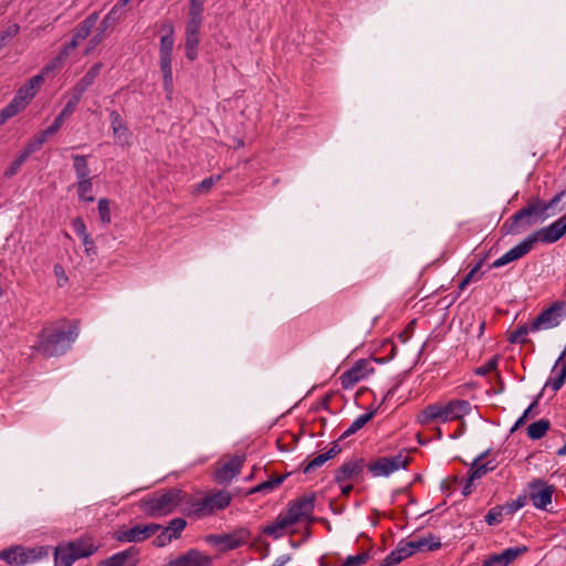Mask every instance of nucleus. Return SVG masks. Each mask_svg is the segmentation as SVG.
I'll return each instance as SVG.
<instances>
[{
	"label": "nucleus",
	"instance_id": "obj_1",
	"mask_svg": "<svg viewBox=\"0 0 566 566\" xmlns=\"http://www.w3.org/2000/svg\"><path fill=\"white\" fill-rule=\"evenodd\" d=\"M77 336L76 325H71L67 329L60 325H52L42 329L34 348L45 357L59 356L70 349Z\"/></svg>",
	"mask_w": 566,
	"mask_h": 566
},
{
	"label": "nucleus",
	"instance_id": "obj_2",
	"mask_svg": "<svg viewBox=\"0 0 566 566\" xmlns=\"http://www.w3.org/2000/svg\"><path fill=\"white\" fill-rule=\"evenodd\" d=\"M471 411V405L467 400L454 399L448 402L428 405L419 415L418 421L423 426L433 422L447 423L460 420Z\"/></svg>",
	"mask_w": 566,
	"mask_h": 566
},
{
	"label": "nucleus",
	"instance_id": "obj_3",
	"mask_svg": "<svg viewBox=\"0 0 566 566\" xmlns=\"http://www.w3.org/2000/svg\"><path fill=\"white\" fill-rule=\"evenodd\" d=\"M187 497L186 494L179 489H169L161 493H156L153 496L145 497L142 501V509L145 513L151 516H164L171 513L176 507L180 506L185 511Z\"/></svg>",
	"mask_w": 566,
	"mask_h": 566
},
{
	"label": "nucleus",
	"instance_id": "obj_4",
	"mask_svg": "<svg viewBox=\"0 0 566 566\" xmlns=\"http://www.w3.org/2000/svg\"><path fill=\"white\" fill-rule=\"evenodd\" d=\"M231 500L232 496L227 491H218L205 497L190 495V497H187L185 511L198 517L208 516L226 509Z\"/></svg>",
	"mask_w": 566,
	"mask_h": 566
},
{
	"label": "nucleus",
	"instance_id": "obj_5",
	"mask_svg": "<svg viewBox=\"0 0 566 566\" xmlns=\"http://www.w3.org/2000/svg\"><path fill=\"white\" fill-rule=\"evenodd\" d=\"M49 555L45 547H22L13 546L0 552V559L7 562L10 566H24L42 559Z\"/></svg>",
	"mask_w": 566,
	"mask_h": 566
},
{
	"label": "nucleus",
	"instance_id": "obj_6",
	"mask_svg": "<svg viewBox=\"0 0 566 566\" xmlns=\"http://www.w3.org/2000/svg\"><path fill=\"white\" fill-rule=\"evenodd\" d=\"M566 318V302L556 301L544 308L538 316L531 322L532 333L552 329L560 325Z\"/></svg>",
	"mask_w": 566,
	"mask_h": 566
},
{
	"label": "nucleus",
	"instance_id": "obj_7",
	"mask_svg": "<svg viewBox=\"0 0 566 566\" xmlns=\"http://www.w3.org/2000/svg\"><path fill=\"white\" fill-rule=\"evenodd\" d=\"M410 458L408 454L398 453L392 457H382L368 464V470L374 476H388L394 472L406 469Z\"/></svg>",
	"mask_w": 566,
	"mask_h": 566
},
{
	"label": "nucleus",
	"instance_id": "obj_8",
	"mask_svg": "<svg viewBox=\"0 0 566 566\" xmlns=\"http://www.w3.org/2000/svg\"><path fill=\"white\" fill-rule=\"evenodd\" d=\"M541 201L536 200L528 207L520 210L511 218L510 231L513 233H521L526 228L537 222V216L541 214Z\"/></svg>",
	"mask_w": 566,
	"mask_h": 566
},
{
	"label": "nucleus",
	"instance_id": "obj_9",
	"mask_svg": "<svg viewBox=\"0 0 566 566\" xmlns=\"http://www.w3.org/2000/svg\"><path fill=\"white\" fill-rule=\"evenodd\" d=\"M314 503V495H304L291 502L284 512L295 524L304 521H312Z\"/></svg>",
	"mask_w": 566,
	"mask_h": 566
},
{
	"label": "nucleus",
	"instance_id": "obj_10",
	"mask_svg": "<svg viewBox=\"0 0 566 566\" xmlns=\"http://www.w3.org/2000/svg\"><path fill=\"white\" fill-rule=\"evenodd\" d=\"M538 241L537 234H532L523 240L521 243L509 250L501 258L496 259L492 263V268H501L513 261H516L526 255L534 247V243Z\"/></svg>",
	"mask_w": 566,
	"mask_h": 566
},
{
	"label": "nucleus",
	"instance_id": "obj_11",
	"mask_svg": "<svg viewBox=\"0 0 566 566\" xmlns=\"http://www.w3.org/2000/svg\"><path fill=\"white\" fill-rule=\"evenodd\" d=\"M251 537V533L247 528H239L229 534L214 535L211 537V542L219 546L221 549H234L245 543Z\"/></svg>",
	"mask_w": 566,
	"mask_h": 566
},
{
	"label": "nucleus",
	"instance_id": "obj_12",
	"mask_svg": "<svg viewBox=\"0 0 566 566\" xmlns=\"http://www.w3.org/2000/svg\"><path fill=\"white\" fill-rule=\"evenodd\" d=\"M244 457L234 455L221 461L214 472V479L219 483H228L240 473Z\"/></svg>",
	"mask_w": 566,
	"mask_h": 566
},
{
	"label": "nucleus",
	"instance_id": "obj_13",
	"mask_svg": "<svg viewBox=\"0 0 566 566\" xmlns=\"http://www.w3.org/2000/svg\"><path fill=\"white\" fill-rule=\"evenodd\" d=\"M530 497L536 509L545 510L552 503L553 486L546 485L543 481L536 480L530 484Z\"/></svg>",
	"mask_w": 566,
	"mask_h": 566
},
{
	"label": "nucleus",
	"instance_id": "obj_14",
	"mask_svg": "<svg viewBox=\"0 0 566 566\" xmlns=\"http://www.w3.org/2000/svg\"><path fill=\"white\" fill-rule=\"evenodd\" d=\"M371 371L373 368L368 361H357L350 369L342 375L340 380L343 388H353L360 380L365 379Z\"/></svg>",
	"mask_w": 566,
	"mask_h": 566
},
{
	"label": "nucleus",
	"instance_id": "obj_15",
	"mask_svg": "<svg viewBox=\"0 0 566 566\" xmlns=\"http://www.w3.org/2000/svg\"><path fill=\"white\" fill-rule=\"evenodd\" d=\"M296 525L291 517L285 513H280L274 522L263 527V533L273 539H279L291 532V528Z\"/></svg>",
	"mask_w": 566,
	"mask_h": 566
},
{
	"label": "nucleus",
	"instance_id": "obj_16",
	"mask_svg": "<svg viewBox=\"0 0 566 566\" xmlns=\"http://www.w3.org/2000/svg\"><path fill=\"white\" fill-rule=\"evenodd\" d=\"M364 463L355 459L345 462L336 472V482H358L361 478Z\"/></svg>",
	"mask_w": 566,
	"mask_h": 566
},
{
	"label": "nucleus",
	"instance_id": "obj_17",
	"mask_svg": "<svg viewBox=\"0 0 566 566\" xmlns=\"http://www.w3.org/2000/svg\"><path fill=\"white\" fill-rule=\"evenodd\" d=\"M526 551V546L510 547L500 554L490 555L483 560V566H509Z\"/></svg>",
	"mask_w": 566,
	"mask_h": 566
},
{
	"label": "nucleus",
	"instance_id": "obj_18",
	"mask_svg": "<svg viewBox=\"0 0 566 566\" xmlns=\"http://www.w3.org/2000/svg\"><path fill=\"white\" fill-rule=\"evenodd\" d=\"M159 525L157 524H148V525H136L129 530L123 531L118 535L119 541L124 542H142L148 538L150 535L156 533L159 530Z\"/></svg>",
	"mask_w": 566,
	"mask_h": 566
},
{
	"label": "nucleus",
	"instance_id": "obj_19",
	"mask_svg": "<svg viewBox=\"0 0 566 566\" xmlns=\"http://www.w3.org/2000/svg\"><path fill=\"white\" fill-rule=\"evenodd\" d=\"M44 82V76L42 74H38L32 76L23 86L19 88L14 98L23 103L25 107L30 101L35 96L36 92L40 90L41 85Z\"/></svg>",
	"mask_w": 566,
	"mask_h": 566
},
{
	"label": "nucleus",
	"instance_id": "obj_20",
	"mask_svg": "<svg viewBox=\"0 0 566 566\" xmlns=\"http://www.w3.org/2000/svg\"><path fill=\"white\" fill-rule=\"evenodd\" d=\"M138 562L137 551L130 547L101 562L99 566H137Z\"/></svg>",
	"mask_w": 566,
	"mask_h": 566
},
{
	"label": "nucleus",
	"instance_id": "obj_21",
	"mask_svg": "<svg viewBox=\"0 0 566 566\" xmlns=\"http://www.w3.org/2000/svg\"><path fill=\"white\" fill-rule=\"evenodd\" d=\"M566 233V214L553 222L549 227L537 232L538 240L553 243L559 240Z\"/></svg>",
	"mask_w": 566,
	"mask_h": 566
},
{
	"label": "nucleus",
	"instance_id": "obj_22",
	"mask_svg": "<svg viewBox=\"0 0 566 566\" xmlns=\"http://www.w3.org/2000/svg\"><path fill=\"white\" fill-rule=\"evenodd\" d=\"M566 355V349L559 355L556 360L551 377L547 379L545 387L551 388L553 391H557L562 388L566 379V363H564L560 367L559 364L563 361Z\"/></svg>",
	"mask_w": 566,
	"mask_h": 566
},
{
	"label": "nucleus",
	"instance_id": "obj_23",
	"mask_svg": "<svg viewBox=\"0 0 566 566\" xmlns=\"http://www.w3.org/2000/svg\"><path fill=\"white\" fill-rule=\"evenodd\" d=\"M97 14L93 13L87 17L75 30L72 41L66 45L69 46V52L74 50L80 42L84 41L91 33L92 29L95 27L97 22Z\"/></svg>",
	"mask_w": 566,
	"mask_h": 566
},
{
	"label": "nucleus",
	"instance_id": "obj_24",
	"mask_svg": "<svg viewBox=\"0 0 566 566\" xmlns=\"http://www.w3.org/2000/svg\"><path fill=\"white\" fill-rule=\"evenodd\" d=\"M170 566H209V558L198 551H189L186 555L171 560Z\"/></svg>",
	"mask_w": 566,
	"mask_h": 566
},
{
	"label": "nucleus",
	"instance_id": "obj_25",
	"mask_svg": "<svg viewBox=\"0 0 566 566\" xmlns=\"http://www.w3.org/2000/svg\"><path fill=\"white\" fill-rule=\"evenodd\" d=\"M109 117L114 137L120 144H127L129 139V132L126 125L124 124L120 115L117 112L113 111Z\"/></svg>",
	"mask_w": 566,
	"mask_h": 566
},
{
	"label": "nucleus",
	"instance_id": "obj_26",
	"mask_svg": "<svg viewBox=\"0 0 566 566\" xmlns=\"http://www.w3.org/2000/svg\"><path fill=\"white\" fill-rule=\"evenodd\" d=\"M72 548L75 559L87 557L96 551V546L90 539H81L67 544Z\"/></svg>",
	"mask_w": 566,
	"mask_h": 566
},
{
	"label": "nucleus",
	"instance_id": "obj_27",
	"mask_svg": "<svg viewBox=\"0 0 566 566\" xmlns=\"http://www.w3.org/2000/svg\"><path fill=\"white\" fill-rule=\"evenodd\" d=\"M101 69V63L94 64L72 90L77 92V94L83 95L84 92L93 84L95 78L98 76Z\"/></svg>",
	"mask_w": 566,
	"mask_h": 566
},
{
	"label": "nucleus",
	"instance_id": "obj_28",
	"mask_svg": "<svg viewBox=\"0 0 566 566\" xmlns=\"http://www.w3.org/2000/svg\"><path fill=\"white\" fill-rule=\"evenodd\" d=\"M339 452H340L339 446L337 443H334L333 447L327 452L318 454L313 460H311L307 463V465L305 467L304 472L310 473V472L314 471L318 467L323 465L329 459H333Z\"/></svg>",
	"mask_w": 566,
	"mask_h": 566
},
{
	"label": "nucleus",
	"instance_id": "obj_29",
	"mask_svg": "<svg viewBox=\"0 0 566 566\" xmlns=\"http://www.w3.org/2000/svg\"><path fill=\"white\" fill-rule=\"evenodd\" d=\"M416 552H431L440 548L441 542L432 534L412 539Z\"/></svg>",
	"mask_w": 566,
	"mask_h": 566
},
{
	"label": "nucleus",
	"instance_id": "obj_30",
	"mask_svg": "<svg viewBox=\"0 0 566 566\" xmlns=\"http://www.w3.org/2000/svg\"><path fill=\"white\" fill-rule=\"evenodd\" d=\"M484 453L480 454L478 458H475L471 464L470 468V474L471 481H475L484 476L489 471H492L495 469V465H491L489 463H482V460L484 458Z\"/></svg>",
	"mask_w": 566,
	"mask_h": 566
},
{
	"label": "nucleus",
	"instance_id": "obj_31",
	"mask_svg": "<svg viewBox=\"0 0 566 566\" xmlns=\"http://www.w3.org/2000/svg\"><path fill=\"white\" fill-rule=\"evenodd\" d=\"M72 159L77 181L91 179L87 157L82 155H73Z\"/></svg>",
	"mask_w": 566,
	"mask_h": 566
},
{
	"label": "nucleus",
	"instance_id": "obj_32",
	"mask_svg": "<svg viewBox=\"0 0 566 566\" xmlns=\"http://www.w3.org/2000/svg\"><path fill=\"white\" fill-rule=\"evenodd\" d=\"M171 56L172 54H159L160 70L163 72L166 90H170L172 86Z\"/></svg>",
	"mask_w": 566,
	"mask_h": 566
},
{
	"label": "nucleus",
	"instance_id": "obj_33",
	"mask_svg": "<svg viewBox=\"0 0 566 566\" xmlns=\"http://www.w3.org/2000/svg\"><path fill=\"white\" fill-rule=\"evenodd\" d=\"M54 555L56 566H71L76 560L67 545L56 547Z\"/></svg>",
	"mask_w": 566,
	"mask_h": 566
},
{
	"label": "nucleus",
	"instance_id": "obj_34",
	"mask_svg": "<svg viewBox=\"0 0 566 566\" xmlns=\"http://www.w3.org/2000/svg\"><path fill=\"white\" fill-rule=\"evenodd\" d=\"M548 429H549V421L546 419H541L538 421L531 423L527 427V436L532 440H538V439H542L546 434Z\"/></svg>",
	"mask_w": 566,
	"mask_h": 566
},
{
	"label": "nucleus",
	"instance_id": "obj_35",
	"mask_svg": "<svg viewBox=\"0 0 566 566\" xmlns=\"http://www.w3.org/2000/svg\"><path fill=\"white\" fill-rule=\"evenodd\" d=\"M284 479H285L284 475L272 478V479H270V480H268L265 482H262V483L258 484L256 486L252 488L249 491V494H253V493H269V492L277 489L282 484Z\"/></svg>",
	"mask_w": 566,
	"mask_h": 566
},
{
	"label": "nucleus",
	"instance_id": "obj_36",
	"mask_svg": "<svg viewBox=\"0 0 566 566\" xmlns=\"http://www.w3.org/2000/svg\"><path fill=\"white\" fill-rule=\"evenodd\" d=\"M48 138L49 136L45 134L44 130L38 133L28 142L22 154L29 158L31 154L35 153L41 148V146L48 140Z\"/></svg>",
	"mask_w": 566,
	"mask_h": 566
},
{
	"label": "nucleus",
	"instance_id": "obj_37",
	"mask_svg": "<svg viewBox=\"0 0 566 566\" xmlns=\"http://www.w3.org/2000/svg\"><path fill=\"white\" fill-rule=\"evenodd\" d=\"M24 108L23 103L18 102L13 97V99L0 112V124H4L9 118L15 116Z\"/></svg>",
	"mask_w": 566,
	"mask_h": 566
},
{
	"label": "nucleus",
	"instance_id": "obj_38",
	"mask_svg": "<svg viewBox=\"0 0 566 566\" xmlns=\"http://www.w3.org/2000/svg\"><path fill=\"white\" fill-rule=\"evenodd\" d=\"M374 417V411L360 415L357 417L350 426L344 431L342 434V438L348 437L350 434H354L358 430H360L371 418Z\"/></svg>",
	"mask_w": 566,
	"mask_h": 566
},
{
	"label": "nucleus",
	"instance_id": "obj_39",
	"mask_svg": "<svg viewBox=\"0 0 566 566\" xmlns=\"http://www.w3.org/2000/svg\"><path fill=\"white\" fill-rule=\"evenodd\" d=\"M92 188H93L92 178L82 180V181H77L76 190H77L80 200L93 202L94 196L92 195Z\"/></svg>",
	"mask_w": 566,
	"mask_h": 566
},
{
	"label": "nucleus",
	"instance_id": "obj_40",
	"mask_svg": "<svg viewBox=\"0 0 566 566\" xmlns=\"http://www.w3.org/2000/svg\"><path fill=\"white\" fill-rule=\"evenodd\" d=\"M174 43V28L168 25V33L163 35L160 39L159 54H172Z\"/></svg>",
	"mask_w": 566,
	"mask_h": 566
},
{
	"label": "nucleus",
	"instance_id": "obj_41",
	"mask_svg": "<svg viewBox=\"0 0 566 566\" xmlns=\"http://www.w3.org/2000/svg\"><path fill=\"white\" fill-rule=\"evenodd\" d=\"M199 45V35L186 34V56L188 60L193 61L197 57V49Z\"/></svg>",
	"mask_w": 566,
	"mask_h": 566
},
{
	"label": "nucleus",
	"instance_id": "obj_42",
	"mask_svg": "<svg viewBox=\"0 0 566 566\" xmlns=\"http://www.w3.org/2000/svg\"><path fill=\"white\" fill-rule=\"evenodd\" d=\"M69 55H70L69 46L63 48V50L60 51L57 56L43 67L42 75L48 74L49 72H51L55 69H59L63 64V62L67 59Z\"/></svg>",
	"mask_w": 566,
	"mask_h": 566
},
{
	"label": "nucleus",
	"instance_id": "obj_43",
	"mask_svg": "<svg viewBox=\"0 0 566 566\" xmlns=\"http://www.w3.org/2000/svg\"><path fill=\"white\" fill-rule=\"evenodd\" d=\"M202 22V15H188V21L186 25V34L199 35L200 27Z\"/></svg>",
	"mask_w": 566,
	"mask_h": 566
},
{
	"label": "nucleus",
	"instance_id": "obj_44",
	"mask_svg": "<svg viewBox=\"0 0 566 566\" xmlns=\"http://www.w3.org/2000/svg\"><path fill=\"white\" fill-rule=\"evenodd\" d=\"M532 332L531 331V324L530 325H521L516 328L515 332H513L509 338V340L513 344L515 343H525L527 334Z\"/></svg>",
	"mask_w": 566,
	"mask_h": 566
},
{
	"label": "nucleus",
	"instance_id": "obj_45",
	"mask_svg": "<svg viewBox=\"0 0 566 566\" xmlns=\"http://www.w3.org/2000/svg\"><path fill=\"white\" fill-rule=\"evenodd\" d=\"M504 510H505V507H502V506L493 507L485 515V522L489 525H491V526L500 524L502 522V518H503V511Z\"/></svg>",
	"mask_w": 566,
	"mask_h": 566
},
{
	"label": "nucleus",
	"instance_id": "obj_46",
	"mask_svg": "<svg viewBox=\"0 0 566 566\" xmlns=\"http://www.w3.org/2000/svg\"><path fill=\"white\" fill-rule=\"evenodd\" d=\"M186 527V521L182 518L172 520L169 525L165 528L174 538H177L181 531Z\"/></svg>",
	"mask_w": 566,
	"mask_h": 566
},
{
	"label": "nucleus",
	"instance_id": "obj_47",
	"mask_svg": "<svg viewBox=\"0 0 566 566\" xmlns=\"http://www.w3.org/2000/svg\"><path fill=\"white\" fill-rule=\"evenodd\" d=\"M97 209H98L101 221L105 224L111 223V210H109L108 200L99 199Z\"/></svg>",
	"mask_w": 566,
	"mask_h": 566
},
{
	"label": "nucleus",
	"instance_id": "obj_48",
	"mask_svg": "<svg viewBox=\"0 0 566 566\" xmlns=\"http://www.w3.org/2000/svg\"><path fill=\"white\" fill-rule=\"evenodd\" d=\"M396 549L402 560L416 553L412 541L399 543Z\"/></svg>",
	"mask_w": 566,
	"mask_h": 566
},
{
	"label": "nucleus",
	"instance_id": "obj_49",
	"mask_svg": "<svg viewBox=\"0 0 566 566\" xmlns=\"http://www.w3.org/2000/svg\"><path fill=\"white\" fill-rule=\"evenodd\" d=\"M27 159L28 157L21 153L19 157L8 167V169L4 172V176L8 178L13 177Z\"/></svg>",
	"mask_w": 566,
	"mask_h": 566
},
{
	"label": "nucleus",
	"instance_id": "obj_50",
	"mask_svg": "<svg viewBox=\"0 0 566 566\" xmlns=\"http://www.w3.org/2000/svg\"><path fill=\"white\" fill-rule=\"evenodd\" d=\"M81 98H82V95L77 94V92L72 90L70 93L69 101L64 105L63 109L72 115L75 112V108H76L77 104L80 103Z\"/></svg>",
	"mask_w": 566,
	"mask_h": 566
},
{
	"label": "nucleus",
	"instance_id": "obj_51",
	"mask_svg": "<svg viewBox=\"0 0 566 566\" xmlns=\"http://www.w3.org/2000/svg\"><path fill=\"white\" fill-rule=\"evenodd\" d=\"M497 361H499V358L497 356H494L492 357L491 359H489L485 364H483L482 366H480L478 369H476V374L478 375H486L491 371H494L496 370L497 368Z\"/></svg>",
	"mask_w": 566,
	"mask_h": 566
},
{
	"label": "nucleus",
	"instance_id": "obj_52",
	"mask_svg": "<svg viewBox=\"0 0 566 566\" xmlns=\"http://www.w3.org/2000/svg\"><path fill=\"white\" fill-rule=\"evenodd\" d=\"M220 176H216V177H209V178H206L203 179L200 184H198L196 186V192L197 193H201V192H206L208 190H210L213 185L220 180Z\"/></svg>",
	"mask_w": 566,
	"mask_h": 566
},
{
	"label": "nucleus",
	"instance_id": "obj_53",
	"mask_svg": "<svg viewBox=\"0 0 566 566\" xmlns=\"http://www.w3.org/2000/svg\"><path fill=\"white\" fill-rule=\"evenodd\" d=\"M20 31V27L17 23L9 24L1 33L0 40H2V46L4 45L6 40L14 38Z\"/></svg>",
	"mask_w": 566,
	"mask_h": 566
},
{
	"label": "nucleus",
	"instance_id": "obj_54",
	"mask_svg": "<svg viewBox=\"0 0 566 566\" xmlns=\"http://www.w3.org/2000/svg\"><path fill=\"white\" fill-rule=\"evenodd\" d=\"M81 240L85 248L86 255H88V256L95 255L96 248H95V242L92 239V237L90 234H87V235H84L83 238H81Z\"/></svg>",
	"mask_w": 566,
	"mask_h": 566
},
{
	"label": "nucleus",
	"instance_id": "obj_55",
	"mask_svg": "<svg viewBox=\"0 0 566 566\" xmlns=\"http://www.w3.org/2000/svg\"><path fill=\"white\" fill-rule=\"evenodd\" d=\"M480 271V264L475 265L467 275L461 281V283L459 284V289L460 290H464L474 279L475 276L478 275Z\"/></svg>",
	"mask_w": 566,
	"mask_h": 566
},
{
	"label": "nucleus",
	"instance_id": "obj_56",
	"mask_svg": "<svg viewBox=\"0 0 566 566\" xmlns=\"http://www.w3.org/2000/svg\"><path fill=\"white\" fill-rule=\"evenodd\" d=\"M72 226H73L74 231L76 232V234H77L80 238H83L84 235L90 234V233L86 231V226H85L84 221H83L81 218H75V219L72 221Z\"/></svg>",
	"mask_w": 566,
	"mask_h": 566
},
{
	"label": "nucleus",
	"instance_id": "obj_57",
	"mask_svg": "<svg viewBox=\"0 0 566 566\" xmlns=\"http://www.w3.org/2000/svg\"><path fill=\"white\" fill-rule=\"evenodd\" d=\"M538 398L539 396L531 403V406L523 412V415L517 419V421L515 422L512 431H514L516 428L521 427L525 421L526 419L528 418L530 416V412L532 411L533 408H535L538 403Z\"/></svg>",
	"mask_w": 566,
	"mask_h": 566
},
{
	"label": "nucleus",
	"instance_id": "obj_58",
	"mask_svg": "<svg viewBox=\"0 0 566 566\" xmlns=\"http://www.w3.org/2000/svg\"><path fill=\"white\" fill-rule=\"evenodd\" d=\"M401 557L397 554V549L392 551L379 566H395L401 562Z\"/></svg>",
	"mask_w": 566,
	"mask_h": 566
},
{
	"label": "nucleus",
	"instance_id": "obj_59",
	"mask_svg": "<svg viewBox=\"0 0 566 566\" xmlns=\"http://www.w3.org/2000/svg\"><path fill=\"white\" fill-rule=\"evenodd\" d=\"M54 274L56 276L59 286L65 285L66 282L69 281V279H67V276L65 274V271H64V269H63V266L61 264H55L54 265Z\"/></svg>",
	"mask_w": 566,
	"mask_h": 566
},
{
	"label": "nucleus",
	"instance_id": "obj_60",
	"mask_svg": "<svg viewBox=\"0 0 566 566\" xmlns=\"http://www.w3.org/2000/svg\"><path fill=\"white\" fill-rule=\"evenodd\" d=\"M174 539V537L170 535L169 532H167L166 530H164L156 538H155V545L156 546H165L167 544H169L171 541Z\"/></svg>",
	"mask_w": 566,
	"mask_h": 566
},
{
	"label": "nucleus",
	"instance_id": "obj_61",
	"mask_svg": "<svg viewBox=\"0 0 566 566\" xmlns=\"http://www.w3.org/2000/svg\"><path fill=\"white\" fill-rule=\"evenodd\" d=\"M563 196H564V192H559L547 203H543L541 201V210H539L541 214H544L546 211H548L554 206H556L560 201Z\"/></svg>",
	"mask_w": 566,
	"mask_h": 566
},
{
	"label": "nucleus",
	"instance_id": "obj_62",
	"mask_svg": "<svg viewBox=\"0 0 566 566\" xmlns=\"http://www.w3.org/2000/svg\"><path fill=\"white\" fill-rule=\"evenodd\" d=\"M190 1V8L188 15H196L201 14L202 15V0H189Z\"/></svg>",
	"mask_w": 566,
	"mask_h": 566
},
{
	"label": "nucleus",
	"instance_id": "obj_63",
	"mask_svg": "<svg viewBox=\"0 0 566 566\" xmlns=\"http://www.w3.org/2000/svg\"><path fill=\"white\" fill-rule=\"evenodd\" d=\"M63 122L61 118L56 117L51 126H49L46 129H44L45 134L51 137L55 135L60 128L63 126Z\"/></svg>",
	"mask_w": 566,
	"mask_h": 566
},
{
	"label": "nucleus",
	"instance_id": "obj_64",
	"mask_svg": "<svg viewBox=\"0 0 566 566\" xmlns=\"http://www.w3.org/2000/svg\"><path fill=\"white\" fill-rule=\"evenodd\" d=\"M524 504H525V497H518L515 502L507 505L505 509H506L507 513H514L515 511H517L518 509L524 506Z\"/></svg>",
	"mask_w": 566,
	"mask_h": 566
}]
</instances>
